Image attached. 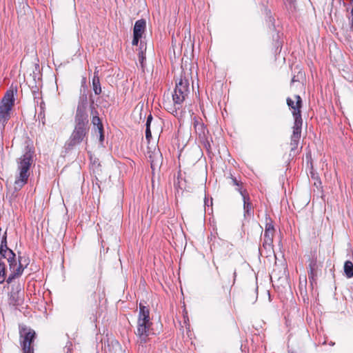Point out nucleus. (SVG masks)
Instances as JSON below:
<instances>
[{"instance_id": "12", "label": "nucleus", "mask_w": 353, "mask_h": 353, "mask_svg": "<svg viewBox=\"0 0 353 353\" xmlns=\"http://www.w3.org/2000/svg\"><path fill=\"white\" fill-rule=\"evenodd\" d=\"M294 125L292 127V134L291 137L295 139H301V129L303 125V119L301 115H298V117H294Z\"/></svg>"}, {"instance_id": "9", "label": "nucleus", "mask_w": 353, "mask_h": 353, "mask_svg": "<svg viewBox=\"0 0 353 353\" xmlns=\"http://www.w3.org/2000/svg\"><path fill=\"white\" fill-rule=\"evenodd\" d=\"M20 284L12 285L11 292L9 294V304L13 306L20 305L23 301Z\"/></svg>"}, {"instance_id": "34", "label": "nucleus", "mask_w": 353, "mask_h": 353, "mask_svg": "<svg viewBox=\"0 0 353 353\" xmlns=\"http://www.w3.org/2000/svg\"><path fill=\"white\" fill-rule=\"evenodd\" d=\"M145 138L148 141H150V139L152 138V132L150 130V128L149 127L145 128Z\"/></svg>"}, {"instance_id": "29", "label": "nucleus", "mask_w": 353, "mask_h": 353, "mask_svg": "<svg viewBox=\"0 0 353 353\" xmlns=\"http://www.w3.org/2000/svg\"><path fill=\"white\" fill-rule=\"evenodd\" d=\"M265 230H275L272 220L268 216H266V218H265Z\"/></svg>"}, {"instance_id": "7", "label": "nucleus", "mask_w": 353, "mask_h": 353, "mask_svg": "<svg viewBox=\"0 0 353 353\" xmlns=\"http://www.w3.org/2000/svg\"><path fill=\"white\" fill-rule=\"evenodd\" d=\"M152 324V323H137L135 334L138 337V342L142 345L148 342L151 334H154L151 329Z\"/></svg>"}, {"instance_id": "24", "label": "nucleus", "mask_w": 353, "mask_h": 353, "mask_svg": "<svg viewBox=\"0 0 353 353\" xmlns=\"http://www.w3.org/2000/svg\"><path fill=\"white\" fill-rule=\"evenodd\" d=\"M92 123L95 126H97V130H102V128H103V124L101 121L100 118L98 116H93L92 118Z\"/></svg>"}, {"instance_id": "17", "label": "nucleus", "mask_w": 353, "mask_h": 353, "mask_svg": "<svg viewBox=\"0 0 353 353\" xmlns=\"http://www.w3.org/2000/svg\"><path fill=\"white\" fill-rule=\"evenodd\" d=\"M5 252H8V262L9 263V267L12 269L13 268V263L16 260V254L15 253L10 249L7 245L3 246V250L0 252L1 256H5Z\"/></svg>"}, {"instance_id": "6", "label": "nucleus", "mask_w": 353, "mask_h": 353, "mask_svg": "<svg viewBox=\"0 0 353 353\" xmlns=\"http://www.w3.org/2000/svg\"><path fill=\"white\" fill-rule=\"evenodd\" d=\"M189 81L187 79L182 77L179 82H176L174 93L172 94V100L175 102L176 105L179 106L183 104L185 98L189 94Z\"/></svg>"}, {"instance_id": "8", "label": "nucleus", "mask_w": 353, "mask_h": 353, "mask_svg": "<svg viewBox=\"0 0 353 353\" xmlns=\"http://www.w3.org/2000/svg\"><path fill=\"white\" fill-rule=\"evenodd\" d=\"M28 264V263L26 261V259L23 260V258L19 256L18 262L14 261L13 263V268L12 269L10 268L11 273L7 279L6 278V282L8 283H11L14 279L19 277L23 274V272Z\"/></svg>"}, {"instance_id": "33", "label": "nucleus", "mask_w": 353, "mask_h": 353, "mask_svg": "<svg viewBox=\"0 0 353 353\" xmlns=\"http://www.w3.org/2000/svg\"><path fill=\"white\" fill-rule=\"evenodd\" d=\"M317 273H308V279L311 283L316 281Z\"/></svg>"}, {"instance_id": "22", "label": "nucleus", "mask_w": 353, "mask_h": 353, "mask_svg": "<svg viewBox=\"0 0 353 353\" xmlns=\"http://www.w3.org/2000/svg\"><path fill=\"white\" fill-rule=\"evenodd\" d=\"M308 273H317L318 264L316 259H312L308 265Z\"/></svg>"}, {"instance_id": "44", "label": "nucleus", "mask_w": 353, "mask_h": 353, "mask_svg": "<svg viewBox=\"0 0 353 353\" xmlns=\"http://www.w3.org/2000/svg\"><path fill=\"white\" fill-rule=\"evenodd\" d=\"M66 353H72V347L71 348H67Z\"/></svg>"}, {"instance_id": "40", "label": "nucleus", "mask_w": 353, "mask_h": 353, "mask_svg": "<svg viewBox=\"0 0 353 353\" xmlns=\"http://www.w3.org/2000/svg\"><path fill=\"white\" fill-rule=\"evenodd\" d=\"M232 274H233V282H232V285H234V283H235V281H236V270H235V269H234V270H233V272H232Z\"/></svg>"}, {"instance_id": "5", "label": "nucleus", "mask_w": 353, "mask_h": 353, "mask_svg": "<svg viewBox=\"0 0 353 353\" xmlns=\"http://www.w3.org/2000/svg\"><path fill=\"white\" fill-rule=\"evenodd\" d=\"M88 132L89 128L74 125L73 131L72 132L68 140L65 143V150H71L81 142L84 141H87Z\"/></svg>"}, {"instance_id": "36", "label": "nucleus", "mask_w": 353, "mask_h": 353, "mask_svg": "<svg viewBox=\"0 0 353 353\" xmlns=\"http://www.w3.org/2000/svg\"><path fill=\"white\" fill-rule=\"evenodd\" d=\"M99 133V142L101 144L103 143V141H104V132H103V128H102V130H98Z\"/></svg>"}, {"instance_id": "45", "label": "nucleus", "mask_w": 353, "mask_h": 353, "mask_svg": "<svg viewBox=\"0 0 353 353\" xmlns=\"http://www.w3.org/2000/svg\"><path fill=\"white\" fill-rule=\"evenodd\" d=\"M295 81H296V79H295V76H294V77H292V79L291 82H292V83H294V82H295Z\"/></svg>"}, {"instance_id": "28", "label": "nucleus", "mask_w": 353, "mask_h": 353, "mask_svg": "<svg viewBox=\"0 0 353 353\" xmlns=\"http://www.w3.org/2000/svg\"><path fill=\"white\" fill-rule=\"evenodd\" d=\"M299 140H300V139H295V138L291 137V139H290L291 152H293L294 154V152L299 145Z\"/></svg>"}, {"instance_id": "23", "label": "nucleus", "mask_w": 353, "mask_h": 353, "mask_svg": "<svg viewBox=\"0 0 353 353\" xmlns=\"http://www.w3.org/2000/svg\"><path fill=\"white\" fill-rule=\"evenodd\" d=\"M6 265L3 262H0V283L6 281Z\"/></svg>"}, {"instance_id": "37", "label": "nucleus", "mask_w": 353, "mask_h": 353, "mask_svg": "<svg viewBox=\"0 0 353 353\" xmlns=\"http://www.w3.org/2000/svg\"><path fill=\"white\" fill-rule=\"evenodd\" d=\"M152 119H153V117H152V114H150L148 115V117H147V121H146V123H145V127H149V128H150V124H151V122H152Z\"/></svg>"}, {"instance_id": "18", "label": "nucleus", "mask_w": 353, "mask_h": 353, "mask_svg": "<svg viewBox=\"0 0 353 353\" xmlns=\"http://www.w3.org/2000/svg\"><path fill=\"white\" fill-rule=\"evenodd\" d=\"M92 88L95 94L98 95L101 92V87L98 74V71L94 72V76L92 80Z\"/></svg>"}, {"instance_id": "43", "label": "nucleus", "mask_w": 353, "mask_h": 353, "mask_svg": "<svg viewBox=\"0 0 353 353\" xmlns=\"http://www.w3.org/2000/svg\"><path fill=\"white\" fill-rule=\"evenodd\" d=\"M2 258L6 259L8 260V252H5V256H1Z\"/></svg>"}, {"instance_id": "2", "label": "nucleus", "mask_w": 353, "mask_h": 353, "mask_svg": "<svg viewBox=\"0 0 353 353\" xmlns=\"http://www.w3.org/2000/svg\"><path fill=\"white\" fill-rule=\"evenodd\" d=\"M19 343L23 353H34V341L37 337L35 331L25 325H19Z\"/></svg>"}, {"instance_id": "21", "label": "nucleus", "mask_w": 353, "mask_h": 353, "mask_svg": "<svg viewBox=\"0 0 353 353\" xmlns=\"http://www.w3.org/2000/svg\"><path fill=\"white\" fill-rule=\"evenodd\" d=\"M145 50H146V46L141 41L140 50L138 53V58H139V61L141 63V65L142 68L144 67L143 63H144V61L145 60Z\"/></svg>"}, {"instance_id": "46", "label": "nucleus", "mask_w": 353, "mask_h": 353, "mask_svg": "<svg viewBox=\"0 0 353 353\" xmlns=\"http://www.w3.org/2000/svg\"><path fill=\"white\" fill-rule=\"evenodd\" d=\"M352 3H353V0H351Z\"/></svg>"}, {"instance_id": "42", "label": "nucleus", "mask_w": 353, "mask_h": 353, "mask_svg": "<svg viewBox=\"0 0 353 353\" xmlns=\"http://www.w3.org/2000/svg\"><path fill=\"white\" fill-rule=\"evenodd\" d=\"M270 22L272 23L273 27H274V19L272 18V17H270Z\"/></svg>"}, {"instance_id": "38", "label": "nucleus", "mask_w": 353, "mask_h": 353, "mask_svg": "<svg viewBox=\"0 0 353 353\" xmlns=\"http://www.w3.org/2000/svg\"><path fill=\"white\" fill-rule=\"evenodd\" d=\"M350 14H351V19H350V28L351 31H353V8L351 10Z\"/></svg>"}, {"instance_id": "27", "label": "nucleus", "mask_w": 353, "mask_h": 353, "mask_svg": "<svg viewBox=\"0 0 353 353\" xmlns=\"http://www.w3.org/2000/svg\"><path fill=\"white\" fill-rule=\"evenodd\" d=\"M275 230H265L263 240L273 242V237Z\"/></svg>"}, {"instance_id": "13", "label": "nucleus", "mask_w": 353, "mask_h": 353, "mask_svg": "<svg viewBox=\"0 0 353 353\" xmlns=\"http://www.w3.org/2000/svg\"><path fill=\"white\" fill-rule=\"evenodd\" d=\"M194 126L196 134L201 140H205L207 138L208 134V130L203 122L199 121H194Z\"/></svg>"}, {"instance_id": "11", "label": "nucleus", "mask_w": 353, "mask_h": 353, "mask_svg": "<svg viewBox=\"0 0 353 353\" xmlns=\"http://www.w3.org/2000/svg\"><path fill=\"white\" fill-rule=\"evenodd\" d=\"M294 98L296 99V103L290 97H288L286 99L287 105L292 110V114L293 117H298L299 114L301 115V109L303 105V101L299 95H295Z\"/></svg>"}, {"instance_id": "3", "label": "nucleus", "mask_w": 353, "mask_h": 353, "mask_svg": "<svg viewBox=\"0 0 353 353\" xmlns=\"http://www.w3.org/2000/svg\"><path fill=\"white\" fill-rule=\"evenodd\" d=\"M88 97L86 94H81L74 117V125L89 128L88 114L87 113Z\"/></svg>"}, {"instance_id": "1", "label": "nucleus", "mask_w": 353, "mask_h": 353, "mask_svg": "<svg viewBox=\"0 0 353 353\" xmlns=\"http://www.w3.org/2000/svg\"><path fill=\"white\" fill-rule=\"evenodd\" d=\"M34 150L28 146L26 152L17 161L18 174L14 183V190L17 192L19 191L27 183L30 176V168L33 163Z\"/></svg>"}, {"instance_id": "31", "label": "nucleus", "mask_w": 353, "mask_h": 353, "mask_svg": "<svg viewBox=\"0 0 353 353\" xmlns=\"http://www.w3.org/2000/svg\"><path fill=\"white\" fill-rule=\"evenodd\" d=\"M310 175H311V178L314 180H315L316 181L314 182V185H317V183H319V184L321 183V180H320V178L318 176V174L314 172L313 170H312L310 172Z\"/></svg>"}, {"instance_id": "15", "label": "nucleus", "mask_w": 353, "mask_h": 353, "mask_svg": "<svg viewBox=\"0 0 353 353\" xmlns=\"http://www.w3.org/2000/svg\"><path fill=\"white\" fill-rule=\"evenodd\" d=\"M273 251V242L263 240L262 245L259 248V254L268 257Z\"/></svg>"}, {"instance_id": "20", "label": "nucleus", "mask_w": 353, "mask_h": 353, "mask_svg": "<svg viewBox=\"0 0 353 353\" xmlns=\"http://www.w3.org/2000/svg\"><path fill=\"white\" fill-rule=\"evenodd\" d=\"M344 273L347 278L353 277V263L350 261H346L344 263Z\"/></svg>"}, {"instance_id": "41", "label": "nucleus", "mask_w": 353, "mask_h": 353, "mask_svg": "<svg viewBox=\"0 0 353 353\" xmlns=\"http://www.w3.org/2000/svg\"><path fill=\"white\" fill-rule=\"evenodd\" d=\"M72 346V344L70 341H68L67 343H66V345L65 347V349H67V348H71Z\"/></svg>"}, {"instance_id": "25", "label": "nucleus", "mask_w": 353, "mask_h": 353, "mask_svg": "<svg viewBox=\"0 0 353 353\" xmlns=\"http://www.w3.org/2000/svg\"><path fill=\"white\" fill-rule=\"evenodd\" d=\"M248 301L252 303H255V301L257 299L258 297V287L256 286L255 288H252V290L251 292V294L249 296Z\"/></svg>"}, {"instance_id": "26", "label": "nucleus", "mask_w": 353, "mask_h": 353, "mask_svg": "<svg viewBox=\"0 0 353 353\" xmlns=\"http://www.w3.org/2000/svg\"><path fill=\"white\" fill-rule=\"evenodd\" d=\"M286 8L292 12L296 8V1L295 0H283Z\"/></svg>"}, {"instance_id": "16", "label": "nucleus", "mask_w": 353, "mask_h": 353, "mask_svg": "<svg viewBox=\"0 0 353 353\" xmlns=\"http://www.w3.org/2000/svg\"><path fill=\"white\" fill-rule=\"evenodd\" d=\"M146 28V21L145 19H141L137 20L134 26L133 34L141 36L142 37Z\"/></svg>"}, {"instance_id": "4", "label": "nucleus", "mask_w": 353, "mask_h": 353, "mask_svg": "<svg viewBox=\"0 0 353 353\" xmlns=\"http://www.w3.org/2000/svg\"><path fill=\"white\" fill-rule=\"evenodd\" d=\"M14 92L8 90L0 102V123L3 127L7 123L10 118V111L14 105Z\"/></svg>"}, {"instance_id": "30", "label": "nucleus", "mask_w": 353, "mask_h": 353, "mask_svg": "<svg viewBox=\"0 0 353 353\" xmlns=\"http://www.w3.org/2000/svg\"><path fill=\"white\" fill-rule=\"evenodd\" d=\"M7 245V232L6 231L4 232L3 235L1 236V242H0V252L3 250V246Z\"/></svg>"}, {"instance_id": "14", "label": "nucleus", "mask_w": 353, "mask_h": 353, "mask_svg": "<svg viewBox=\"0 0 353 353\" xmlns=\"http://www.w3.org/2000/svg\"><path fill=\"white\" fill-rule=\"evenodd\" d=\"M141 322L151 323L150 318V310L148 307L142 305L141 303L139 304V312L137 320V323Z\"/></svg>"}, {"instance_id": "19", "label": "nucleus", "mask_w": 353, "mask_h": 353, "mask_svg": "<svg viewBox=\"0 0 353 353\" xmlns=\"http://www.w3.org/2000/svg\"><path fill=\"white\" fill-rule=\"evenodd\" d=\"M164 108L172 114H176L177 111L182 108V104H180L179 106L176 105L175 102L173 101V104L170 102H163Z\"/></svg>"}, {"instance_id": "32", "label": "nucleus", "mask_w": 353, "mask_h": 353, "mask_svg": "<svg viewBox=\"0 0 353 353\" xmlns=\"http://www.w3.org/2000/svg\"><path fill=\"white\" fill-rule=\"evenodd\" d=\"M230 179H231V184L232 185H235V186H237L238 188H236V190L238 188H241L240 186L241 185L242 183L240 181H238L236 179V177H234L232 174H231V176H230Z\"/></svg>"}, {"instance_id": "39", "label": "nucleus", "mask_w": 353, "mask_h": 353, "mask_svg": "<svg viewBox=\"0 0 353 353\" xmlns=\"http://www.w3.org/2000/svg\"><path fill=\"white\" fill-rule=\"evenodd\" d=\"M39 117L41 119V122H42V124L43 125H45L46 123V119H45V114H42V113H40L39 114Z\"/></svg>"}, {"instance_id": "10", "label": "nucleus", "mask_w": 353, "mask_h": 353, "mask_svg": "<svg viewBox=\"0 0 353 353\" xmlns=\"http://www.w3.org/2000/svg\"><path fill=\"white\" fill-rule=\"evenodd\" d=\"M237 191L241 194L243 201L244 216H251L254 214L253 205L250 201V196L246 190L238 188Z\"/></svg>"}, {"instance_id": "35", "label": "nucleus", "mask_w": 353, "mask_h": 353, "mask_svg": "<svg viewBox=\"0 0 353 353\" xmlns=\"http://www.w3.org/2000/svg\"><path fill=\"white\" fill-rule=\"evenodd\" d=\"M141 38V36H137V35L133 34L132 44L133 46H137Z\"/></svg>"}]
</instances>
